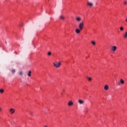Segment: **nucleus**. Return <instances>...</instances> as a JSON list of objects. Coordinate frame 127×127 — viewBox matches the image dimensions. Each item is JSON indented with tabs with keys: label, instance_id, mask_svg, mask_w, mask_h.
Returning <instances> with one entry per match:
<instances>
[{
	"label": "nucleus",
	"instance_id": "20e7f679",
	"mask_svg": "<svg viewBox=\"0 0 127 127\" xmlns=\"http://www.w3.org/2000/svg\"><path fill=\"white\" fill-rule=\"evenodd\" d=\"M75 20H76L77 22H80L82 20V18L80 16H77L75 18Z\"/></svg>",
	"mask_w": 127,
	"mask_h": 127
},
{
	"label": "nucleus",
	"instance_id": "423d86ee",
	"mask_svg": "<svg viewBox=\"0 0 127 127\" xmlns=\"http://www.w3.org/2000/svg\"><path fill=\"white\" fill-rule=\"evenodd\" d=\"M112 51H113V52H116V50H117V46H113L112 47V49H111Z\"/></svg>",
	"mask_w": 127,
	"mask_h": 127
},
{
	"label": "nucleus",
	"instance_id": "ddd939ff",
	"mask_svg": "<svg viewBox=\"0 0 127 127\" xmlns=\"http://www.w3.org/2000/svg\"><path fill=\"white\" fill-rule=\"evenodd\" d=\"M28 76V77H30L31 76V71H29Z\"/></svg>",
	"mask_w": 127,
	"mask_h": 127
},
{
	"label": "nucleus",
	"instance_id": "412c9836",
	"mask_svg": "<svg viewBox=\"0 0 127 127\" xmlns=\"http://www.w3.org/2000/svg\"><path fill=\"white\" fill-rule=\"evenodd\" d=\"M124 4H127V1H125L124 2Z\"/></svg>",
	"mask_w": 127,
	"mask_h": 127
},
{
	"label": "nucleus",
	"instance_id": "a211bd4d",
	"mask_svg": "<svg viewBox=\"0 0 127 127\" xmlns=\"http://www.w3.org/2000/svg\"><path fill=\"white\" fill-rule=\"evenodd\" d=\"M120 30H121V31H123V30H124V27H121Z\"/></svg>",
	"mask_w": 127,
	"mask_h": 127
},
{
	"label": "nucleus",
	"instance_id": "aec40b11",
	"mask_svg": "<svg viewBox=\"0 0 127 127\" xmlns=\"http://www.w3.org/2000/svg\"><path fill=\"white\" fill-rule=\"evenodd\" d=\"M48 55H49V56H50L51 55V52H49L48 53Z\"/></svg>",
	"mask_w": 127,
	"mask_h": 127
},
{
	"label": "nucleus",
	"instance_id": "39448f33",
	"mask_svg": "<svg viewBox=\"0 0 127 127\" xmlns=\"http://www.w3.org/2000/svg\"><path fill=\"white\" fill-rule=\"evenodd\" d=\"M74 105V103L71 100L69 101V102L67 104V106L68 107H72Z\"/></svg>",
	"mask_w": 127,
	"mask_h": 127
},
{
	"label": "nucleus",
	"instance_id": "9b49d317",
	"mask_svg": "<svg viewBox=\"0 0 127 127\" xmlns=\"http://www.w3.org/2000/svg\"><path fill=\"white\" fill-rule=\"evenodd\" d=\"M123 37L125 39L127 38V32H126L125 34L123 35Z\"/></svg>",
	"mask_w": 127,
	"mask_h": 127
},
{
	"label": "nucleus",
	"instance_id": "b1692460",
	"mask_svg": "<svg viewBox=\"0 0 127 127\" xmlns=\"http://www.w3.org/2000/svg\"><path fill=\"white\" fill-rule=\"evenodd\" d=\"M63 92H65V90L64 89H63Z\"/></svg>",
	"mask_w": 127,
	"mask_h": 127
},
{
	"label": "nucleus",
	"instance_id": "4468645a",
	"mask_svg": "<svg viewBox=\"0 0 127 127\" xmlns=\"http://www.w3.org/2000/svg\"><path fill=\"white\" fill-rule=\"evenodd\" d=\"M4 92V90H3V89H0V94H2Z\"/></svg>",
	"mask_w": 127,
	"mask_h": 127
},
{
	"label": "nucleus",
	"instance_id": "6ab92c4d",
	"mask_svg": "<svg viewBox=\"0 0 127 127\" xmlns=\"http://www.w3.org/2000/svg\"><path fill=\"white\" fill-rule=\"evenodd\" d=\"M87 79L89 81H92V78H91V77H87Z\"/></svg>",
	"mask_w": 127,
	"mask_h": 127
},
{
	"label": "nucleus",
	"instance_id": "f3484780",
	"mask_svg": "<svg viewBox=\"0 0 127 127\" xmlns=\"http://www.w3.org/2000/svg\"><path fill=\"white\" fill-rule=\"evenodd\" d=\"M19 75H20L21 76H22V75H23V72H22V71H20L19 72Z\"/></svg>",
	"mask_w": 127,
	"mask_h": 127
},
{
	"label": "nucleus",
	"instance_id": "0eeeda50",
	"mask_svg": "<svg viewBox=\"0 0 127 127\" xmlns=\"http://www.w3.org/2000/svg\"><path fill=\"white\" fill-rule=\"evenodd\" d=\"M78 103L79 105H83V104H85V101H84L83 100H82L81 99H79L78 100Z\"/></svg>",
	"mask_w": 127,
	"mask_h": 127
},
{
	"label": "nucleus",
	"instance_id": "f8f14e48",
	"mask_svg": "<svg viewBox=\"0 0 127 127\" xmlns=\"http://www.w3.org/2000/svg\"><path fill=\"white\" fill-rule=\"evenodd\" d=\"M120 83L121 84H125V80H124V79H120Z\"/></svg>",
	"mask_w": 127,
	"mask_h": 127
},
{
	"label": "nucleus",
	"instance_id": "1a4fd4ad",
	"mask_svg": "<svg viewBox=\"0 0 127 127\" xmlns=\"http://www.w3.org/2000/svg\"><path fill=\"white\" fill-rule=\"evenodd\" d=\"M104 90H105V91H107V90H109V85H106L104 87Z\"/></svg>",
	"mask_w": 127,
	"mask_h": 127
},
{
	"label": "nucleus",
	"instance_id": "f257e3e1",
	"mask_svg": "<svg viewBox=\"0 0 127 127\" xmlns=\"http://www.w3.org/2000/svg\"><path fill=\"white\" fill-rule=\"evenodd\" d=\"M83 28H84V22H81L78 24V28L75 29L76 33H77V34L80 33L81 31L83 30Z\"/></svg>",
	"mask_w": 127,
	"mask_h": 127
},
{
	"label": "nucleus",
	"instance_id": "393cba45",
	"mask_svg": "<svg viewBox=\"0 0 127 127\" xmlns=\"http://www.w3.org/2000/svg\"><path fill=\"white\" fill-rule=\"evenodd\" d=\"M5 44H7V43L6 42H5Z\"/></svg>",
	"mask_w": 127,
	"mask_h": 127
},
{
	"label": "nucleus",
	"instance_id": "9d476101",
	"mask_svg": "<svg viewBox=\"0 0 127 127\" xmlns=\"http://www.w3.org/2000/svg\"><path fill=\"white\" fill-rule=\"evenodd\" d=\"M87 4H88V5H89V6H93V3H92L91 2H88Z\"/></svg>",
	"mask_w": 127,
	"mask_h": 127
},
{
	"label": "nucleus",
	"instance_id": "2eb2a0df",
	"mask_svg": "<svg viewBox=\"0 0 127 127\" xmlns=\"http://www.w3.org/2000/svg\"><path fill=\"white\" fill-rule=\"evenodd\" d=\"M91 43H92V44H93V45H94V46L96 45V42L94 41H92L91 42Z\"/></svg>",
	"mask_w": 127,
	"mask_h": 127
},
{
	"label": "nucleus",
	"instance_id": "dca6fc26",
	"mask_svg": "<svg viewBox=\"0 0 127 127\" xmlns=\"http://www.w3.org/2000/svg\"><path fill=\"white\" fill-rule=\"evenodd\" d=\"M11 72L13 74L14 73H15V69H13L11 70Z\"/></svg>",
	"mask_w": 127,
	"mask_h": 127
},
{
	"label": "nucleus",
	"instance_id": "7ed1b4c3",
	"mask_svg": "<svg viewBox=\"0 0 127 127\" xmlns=\"http://www.w3.org/2000/svg\"><path fill=\"white\" fill-rule=\"evenodd\" d=\"M9 114H10V115H13V114H14V112H15V110L13 108H11L9 110Z\"/></svg>",
	"mask_w": 127,
	"mask_h": 127
},
{
	"label": "nucleus",
	"instance_id": "5701e85b",
	"mask_svg": "<svg viewBox=\"0 0 127 127\" xmlns=\"http://www.w3.org/2000/svg\"><path fill=\"white\" fill-rule=\"evenodd\" d=\"M30 115H31V116L32 117H33V115H32V113H30Z\"/></svg>",
	"mask_w": 127,
	"mask_h": 127
},
{
	"label": "nucleus",
	"instance_id": "4be33fe9",
	"mask_svg": "<svg viewBox=\"0 0 127 127\" xmlns=\"http://www.w3.org/2000/svg\"><path fill=\"white\" fill-rule=\"evenodd\" d=\"M0 112H2V109L0 108Z\"/></svg>",
	"mask_w": 127,
	"mask_h": 127
},
{
	"label": "nucleus",
	"instance_id": "f03ea898",
	"mask_svg": "<svg viewBox=\"0 0 127 127\" xmlns=\"http://www.w3.org/2000/svg\"><path fill=\"white\" fill-rule=\"evenodd\" d=\"M54 67H56V68H59L61 66V62H56V63H54Z\"/></svg>",
	"mask_w": 127,
	"mask_h": 127
},
{
	"label": "nucleus",
	"instance_id": "6e6552de",
	"mask_svg": "<svg viewBox=\"0 0 127 127\" xmlns=\"http://www.w3.org/2000/svg\"><path fill=\"white\" fill-rule=\"evenodd\" d=\"M60 19H61L62 20H64L65 19V17L63 15L60 16Z\"/></svg>",
	"mask_w": 127,
	"mask_h": 127
}]
</instances>
